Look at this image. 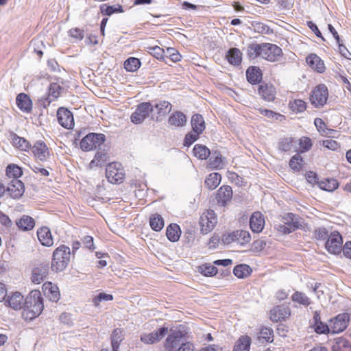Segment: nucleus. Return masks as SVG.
Here are the masks:
<instances>
[{
    "mask_svg": "<svg viewBox=\"0 0 351 351\" xmlns=\"http://www.w3.org/2000/svg\"><path fill=\"white\" fill-rule=\"evenodd\" d=\"M44 309L43 298L39 291H32L23 303L22 317L26 321H32L39 316Z\"/></svg>",
    "mask_w": 351,
    "mask_h": 351,
    "instance_id": "f257e3e1",
    "label": "nucleus"
},
{
    "mask_svg": "<svg viewBox=\"0 0 351 351\" xmlns=\"http://www.w3.org/2000/svg\"><path fill=\"white\" fill-rule=\"evenodd\" d=\"M217 219L210 221L207 217L201 216L199 219L200 231L203 234H206L213 230L217 223Z\"/></svg>",
    "mask_w": 351,
    "mask_h": 351,
    "instance_id": "79ce46f5",
    "label": "nucleus"
},
{
    "mask_svg": "<svg viewBox=\"0 0 351 351\" xmlns=\"http://www.w3.org/2000/svg\"><path fill=\"white\" fill-rule=\"evenodd\" d=\"M44 295L51 302H57L60 298L59 289L51 282H45L43 285Z\"/></svg>",
    "mask_w": 351,
    "mask_h": 351,
    "instance_id": "6ab92c4d",
    "label": "nucleus"
},
{
    "mask_svg": "<svg viewBox=\"0 0 351 351\" xmlns=\"http://www.w3.org/2000/svg\"><path fill=\"white\" fill-rule=\"evenodd\" d=\"M198 271L204 276L211 277L218 274V269L210 263H204L197 268Z\"/></svg>",
    "mask_w": 351,
    "mask_h": 351,
    "instance_id": "de8ad7c7",
    "label": "nucleus"
},
{
    "mask_svg": "<svg viewBox=\"0 0 351 351\" xmlns=\"http://www.w3.org/2000/svg\"><path fill=\"white\" fill-rule=\"evenodd\" d=\"M200 134H201L193 132V130L188 132L184 136L183 145L186 147H190L199 138Z\"/></svg>",
    "mask_w": 351,
    "mask_h": 351,
    "instance_id": "bf43d9fd",
    "label": "nucleus"
},
{
    "mask_svg": "<svg viewBox=\"0 0 351 351\" xmlns=\"http://www.w3.org/2000/svg\"><path fill=\"white\" fill-rule=\"evenodd\" d=\"M207 167L210 169H221L224 165V157H222L221 152L218 150L210 151Z\"/></svg>",
    "mask_w": 351,
    "mask_h": 351,
    "instance_id": "412c9836",
    "label": "nucleus"
},
{
    "mask_svg": "<svg viewBox=\"0 0 351 351\" xmlns=\"http://www.w3.org/2000/svg\"><path fill=\"white\" fill-rule=\"evenodd\" d=\"M23 175L22 169L17 165L9 164L6 167V176L9 178L18 180Z\"/></svg>",
    "mask_w": 351,
    "mask_h": 351,
    "instance_id": "3c124183",
    "label": "nucleus"
},
{
    "mask_svg": "<svg viewBox=\"0 0 351 351\" xmlns=\"http://www.w3.org/2000/svg\"><path fill=\"white\" fill-rule=\"evenodd\" d=\"M49 263H39L32 269V281L34 284L41 283L47 276Z\"/></svg>",
    "mask_w": 351,
    "mask_h": 351,
    "instance_id": "f8f14e48",
    "label": "nucleus"
},
{
    "mask_svg": "<svg viewBox=\"0 0 351 351\" xmlns=\"http://www.w3.org/2000/svg\"><path fill=\"white\" fill-rule=\"evenodd\" d=\"M295 142L294 138L291 137H284L280 139L278 142V149L281 152L290 151Z\"/></svg>",
    "mask_w": 351,
    "mask_h": 351,
    "instance_id": "864d4df0",
    "label": "nucleus"
},
{
    "mask_svg": "<svg viewBox=\"0 0 351 351\" xmlns=\"http://www.w3.org/2000/svg\"><path fill=\"white\" fill-rule=\"evenodd\" d=\"M167 55H165V59H169L173 62H179L181 60V55L174 48L169 47L167 49Z\"/></svg>",
    "mask_w": 351,
    "mask_h": 351,
    "instance_id": "052dcab7",
    "label": "nucleus"
},
{
    "mask_svg": "<svg viewBox=\"0 0 351 351\" xmlns=\"http://www.w3.org/2000/svg\"><path fill=\"white\" fill-rule=\"evenodd\" d=\"M350 320V315L347 313L337 315L330 319V329L332 334H337L343 332L348 326Z\"/></svg>",
    "mask_w": 351,
    "mask_h": 351,
    "instance_id": "9d476101",
    "label": "nucleus"
},
{
    "mask_svg": "<svg viewBox=\"0 0 351 351\" xmlns=\"http://www.w3.org/2000/svg\"><path fill=\"white\" fill-rule=\"evenodd\" d=\"M100 12L105 16H111L114 13H123L124 10L123 6L120 4H115L112 5L103 3L99 6Z\"/></svg>",
    "mask_w": 351,
    "mask_h": 351,
    "instance_id": "c9c22d12",
    "label": "nucleus"
},
{
    "mask_svg": "<svg viewBox=\"0 0 351 351\" xmlns=\"http://www.w3.org/2000/svg\"><path fill=\"white\" fill-rule=\"evenodd\" d=\"M264 226V215L261 212H254L250 219V227L252 231L254 232L259 233L263 230Z\"/></svg>",
    "mask_w": 351,
    "mask_h": 351,
    "instance_id": "4be33fe9",
    "label": "nucleus"
},
{
    "mask_svg": "<svg viewBox=\"0 0 351 351\" xmlns=\"http://www.w3.org/2000/svg\"><path fill=\"white\" fill-rule=\"evenodd\" d=\"M252 26L254 28L255 32L262 34H273V29H271L267 25L261 23L254 21L252 23Z\"/></svg>",
    "mask_w": 351,
    "mask_h": 351,
    "instance_id": "5fc2aeb1",
    "label": "nucleus"
},
{
    "mask_svg": "<svg viewBox=\"0 0 351 351\" xmlns=\"http://www.w3.org/2000/svg\"><path fill=\"white\" fill-rule=\"evenodd\" d=\"M258 339L261 343L272 342L274 340L273 330L267 326H262L258 334Z\"/></svg>",
    "mask_w": 351,
    "mask_h": 351,
    "instance_id": "a19ab883",
    "label": "nucleus"
},
{
    "mask_svg": "<svg viewBox=\"0 0 351 351\" xmlns=\"http://www.w3.org/2000/svg\"><path fill=\"white\" fill-rule=\"evenodd\" d=\"M252 272V268L246 264H239L233 269V274L239 278H245L250 276Z\"/></svg>",
    "mask_w": 351,
    "mask_h": 351,
    "instance_id": "37998d69",
    "label": "nucleus"
},
{
    "mask_svg": "<svg viewBox=\"0 0 351 351\" xmlns=\"http://www.w3.org/2000/svg\"><path fill=\"white\" fill-rule=\"evenodd\" d=\"M187 334V327L184 325L180 324L175 328H171L165 340V350L174 351L175 349L182 345V342L186 341Z\"/></svg>",
    "mask_w": 351,
    "mask_h": 351,
    "instance_id": "7ed1b4c3",
    "label": "nucleus"
},
{
    "mask_svg": "<svg viewBox=\"0 0 351 351\" xmlns=\"http://www.w3.org/2000/svg\"><path fill=\"white\" fill-rule=\"evenodd\" d=\"M24 303L23 295L19 291H16L12 293L11 296L8 297V300H5V304L12 308L13 309H23Z\"/></svg>",
    "mask_w": 351,
    "mask_h": 351,
    "instance_id": "bb28decb",
    "label": "nucleus"
},
{
    "mask_svg": "<svg viewBox=\"0 0 351 351\" xmlns=\"http://www.w3.org/2000/svg\"><path fill=\"white\" fill-rule=\"evenodd\" d=\"M299 145L302 149V152H308L312 147L313 143L310 138L303 136L300 139Z\"/></svg>",
    "mask_w": 351,
    "mask_h": 351,
    "instance_id": "774afa93",
    "label": "nucleus"
},
{
    "mask_svg": "<svg viewBox=\"0 0 351 351\" xmlns=\"http://www.w3.org/2000/svg\"><path fill=\"white\" fill-rule=\"evenodd\" d=\"M113 298H114L112 294L101 292L93 299V302L95 306H99L101 302L111 301L113 300Z\"/></svg>",
    "mask_w": 351,
    "mask_h": 351,
    "instance_id": "338daca9",
    "label": "nucleus"
},
{
    "mask_svg": "<svg viewBox=\"0 0 351 351\" xmlns=\"http://www.w3.org/2000/svg\"><path fill=\"white\" fill-rule=\"evenodd\" d=\"M263 43L258 44L256 42L249 44L247 47V55L250 59H255L257 57H262Z\"/></svg>",
    "mask_w": 351,
    "mask_h": 351,
    "instance_id": "4c0bfd02",
    "label": "nucleus"
},
{
    "mask_svg": "<svg viewBox=\"0 0 351 351\" xmlns=\"http://www.w3.org/2000/svg\"><path fill=\"white\" fill-rule=\"evenodd\" d=\"M291 314L290 309L285 305H278L270 311V319L272 322H280Z\"/></svg>",
    "mask_w": 351,
    "mask_h": 351,
    "instance_id": "aec40b11",
    "label": "nucleus"
},
{
    "mask_svg": "<svg viewBox=\"0 0 351 351\" xmlns=\"http://www.w3.org/2000/svg\"><path fill=\"white\" fill-rule=\"evenodd\" d=\"M101 150V149H98L97 151L94 158L90 161L89 164L90 168L101 167L104 165L105 162L107 161L108 156L105 148H104L102 151Z\"/></svg>",
    "mask_w": 351,
    "mask_h": 351,
    "instance_id": "f704fd0d",
    "label": "nucleus"
},
{
    "mask_svg": "<svg viewBox=\"0 0 351 351\" xmlns=\"http://www.w3.org/2000/svg\"><path fill=\"white\" fill-rule=\"evenodd\" d=\"M70 258V248L65 245H60L53 252L51 270L56 273L63 271L68 266Z\"/></svg>",
    "mask_w": 351,
    "mask_h": 351,
    "instance_id": "f03ea898",
    "label": "nucleus"
},
{
    "mask_svg": "<svg viewBox=\"0 0 351 351\" xmlns=\"http://www.w3.org/2000/svg\"><path fill=\"white\" fill-rule=\"evenodd\" d=\"M263 71L257 66H250L245 71L247 82L252 85H260L263 81Z\"/></svg>",
    "mask_w": 351,
    "mask_h": 351,
    "instance_id": "4468645a",
    "label": "nucleus"
},
{
    "mask_svg": "<svg viewBox=\"0 0 351 351\" xmlns=\"http://www.w3.org/2000/svg\"><path fill=\"white\" fill-rule=\"evenodd\" d=\"M210 151L206 145L202 144H196L193 149L194 156L199 160L208 159Z\"/></svg>",
    "mask_w": 351,
    "mask_h": 351,
    "instance_id": "a18cd8bd",
    "label": "nucleus"
},
{
    "mask_svg": "<svg viewBox=\"0 0 351 351\" xmlns=\"http://www.w3.org/2000/svg\"><path fill=\"white\" fill-rule=\"evenodd\" d=\"M332 351H351L350 341L344 337L335 339V343L332 346Z\"/></svg>",
    "mask_w": 351,
    "mask_h": 351,
    "instance_id": "58836bf2",
    "label": "nucleus"
},
{
    "mask_svg": "<svg viewBox=\"0 0 351 351\" xmlns=\"http://www.w3.org/2000/svg\"><path fill=\"white\" fill-rule=\"evenodd\" d=\"M150 53L156 59L159 60H163L165 63L167 64V62L165 60V51L162 48H160L158 46H154L149 48Z\"/></svg>",
    "mask_w": 351,
    "mask_h": 351,
    "instance_id": "e2e57ef3",
    "label": "nucleus"
},
{
    "mask_svg": "<svg viewBox=\"0 0 351 351\" xmlns=\"http://www.w3.org/2000/svg\"><path fill=\"white\" fill-rule=\"evenodd\" d=\"M154 111L150 116V119L160 121L163 117L169 114L171 110V104L167 101H159L154 104Z\"/></svg>",
    "mask_w": 351,
    "mask_h": 351,
    "instance_id": "1a4fd4ad",
    "label": "nucleus"
},
{
    "mask_svg": "<svg viewBox=\"0 0 351 351\" xmlns=\"http://www.w3.org/2000/svg\"><path fill=\"white\" fill-rule=\"evenodd\" d=\"M16 103L18 108L23 112H31L32 110V101L26 93H19L16 98Z\"/></svg>",
    "mask_w": 351,
    "mask_h": 351,
    "instance_id": "393cba45",
    "label": "nucleus"
},
{
    "mask_svg": "<svg viewBox=\"0 0 351 351\" xmlns=\"http://www.w3.org/2000/svg\"><path fill=\"white\" fill-rule=\"evenodd\" d=\"M30 149L34 156L41 162L46 161L50 156L49 148L43 141H37Z\"/></svg>",
    "mask_w": 351,
    "mask_h": 351,
    "instance_id": "2eb2a0df",
    "label": "nucleus"
},
{
    "mask_svg": "<svg viewBox=\"0 0 351 351\" xmlns=\"http://www.w3.org/2000/svg\"><path fill=\"white\" fill-rule=\"evenodd\" d=\"M37 236L40 243L44 246L50 247L53 244V240L50 229L47 226L39 228Z\"/></svg>",
    "mask_w": 351,
    "mask_h": 351,
    "instance_id": "a878e982",
    "label": "nucleus"
},
{
    "mask_svg": "<svg viewBox=\"0 0 351 351\" xmlns=\"http://www.w3.org/2000/svg\"><path fill=\"white\" fill-rule=\"evenodd\" d=\"M290 109L296 113L304 112L306 108V103L302 99H295L289 101Z\"/></svg>",
    "mask_w": 351,
    "mask_h": 351,
    "instance_id": "6e6d98bb",
    "label": "nucleus"
},
{
    "mask_svg": "<svg viewBox=\"0 0 351 351\" xmlns=\"http://www.w3.org/2000/svg\"><path fill=\"white\" fill-rule=\"evenodd\" d=\"M228 62L234 66H238L242 62V53L239 49L237 47L230 48L226 56Z\"/></svg>",
    "mask_w": 351,
    "mask_h": 351,
    "instance_id": "cd10ccee",
    "label": "nucleus"
},
{
    "mask_svg": "<svg viewBox=\"0 0 351 351\" xmlns=\"http://www.w3.org/2000/svg\"><path fill=\"white\" fill-rule=\"evenodd\" d=\"M6 191L9 193L11 197L14 199H19L24 193L25 185L22 181L13 179L8 184Z\"/></svg>",
    "mask_w": 351,
    "mask_h": 351,
    "instance_id": "f3484780",
    "label": "nucleus"
},
{
    "mask_svg": "<svg viewBox=\"0 0 351 351\" xmlns=\"http://www.w3.org/2000/svg\"><path fill=\"white\" fill-rule=\"evenodd\" d=\"M238 231L237 234V241L241 245H244L248 243L251 240V235L248 231L243 230H237Z\"/></svg>",
    "mask_w": 351,
    "mask_h": 351,
    "instance_id": "4d7b16f0",
    "label": "nucleus"
},
{
    "mask_svg": "<svg viewBox=\"0 0 351 351\" xmlns=\"http://www.w3.org/2000/svg\"><path fill=\"white\" fill-rule=\"evenodd\" d=\"M106 135L102 133L90 132L87 134L80 142V147L84 152L95 149H101V146L106 147Z\"/></svg>",
    "mask_w": 351,
    "mask_h": 351,
    "instance_id": "20e7f679",
    "label": "nucleus"
},
{
    "mask_svg": "<svg viewBox=\"0 0 351 351\" xmlns=\"http://www.w3.org/2000/svg\"><path fill=\"white\" fill-rule=\"evenodd\" d=\"M258 93L265 101H274L276 99V88L272 84L265 81L258 85Z\"/></svg>",
    "mask_w": 351,
    "mask_h": 351,
    "instance_id": "ddd939ff",
    "label": "nucleus"
},
{
    "mask_svg": "<svg viewBox=\"0 0 351 351\" xmlns=\"http://www.w3.org/2000/svg\"><path fill=\"white\" fill-rule=\"evenodd\" d=\"M339 186V182L337 179L327 178L319 182V187L324 191L332 192Z\"/></svg>",
    "mask_w": 351,
    "mask_h": 351,
    "instance_id": "49530a36",
    "label": "nucleus"
},
{
    "mask_svg": "<svg viewBox=\"0 0 351 351\" xmlns=\"http://www.w3.org/2000/svg\"><path fill=\"white\" fill-rule=\"evenodd\" d=\"M262 58L269 61L276 62L282 56L283 53L282 49L278 45L272 43H263Z\"/></svg>",
    "mask_w": 351,
    "mask_h": 351,
    "instance_id": "0eeeda50",
    "label": "nucleus"
},
{
    "mask_svg": "<svg viewBox=\"0 0 351 351\" xmlns=\"http://www.w3.org/2000/svg\"><path fill=\"white\" fill-rule=\"evenodd\" d=\"M252 339L247 335L241 336L237 341L233 351H250Z\"/></svg>",
    "mask_w": 351,
    "mask_h": 351,
    "instance_id": "e433bc0d",
    "label": "nucleus"
},
{
    "mask_svg": "<svg viewBox=\"0 0 351 351\" xmlns=\"http://www.w3.org/2000/svg\"><path fill=\"white\" fill-rule=\"evenodd\" d=\"M304 164V159L299 154H296L293 156L289 160V167L295 171H301L303 168Z\"/></svg>",
    "mask_w": 351,
    "mask_h": 351,
    "instance_id": "603ef678",
    "label": "nucleus"
},
{
    "mask_svg": "<svg viewBox=\"0 0 351 351\" xmlns=\"http://www.w3.org/2000/svg\"><path fill=\"white\" fill-rule=\"evenodd\" d=\"M192 130L202 134L206 128L204 117L200 114H194L191 120Z\"/></svg>",
    "mask_w": 351,
    "mask_h": 351,
    "instance_id": "7c9ffc66",
    "label": "nucleus"
},
{
    "mask_svg": "<svg viewBox=\"0 0 351 351\" xmlns=\"http://www.w3.org/2000/svg\"><path fill=\"white\" fill-rule=\"evenodd\" d=\"M57 119L60 125L66 129H72L74 126L73 114L66 108L60 107L58 109Z\"/></svg>",
    "mask_w": 351,
    "mask_h": 351,
    "instance_id": "9b49d317",
    "label": "nucleus"
},
{
    "mask_svg": "<svg viewBox=\"0 0 351 351\" xmlns=\"http://www.w3.org/2000/svg\"><path fill=\"white\" fill-rule=\"evenodd\" d=\"M120 165H121L120 163L112 162V163L108 164V165L107 166L106 169V175L107 180L109 182H110V183L112 182V180L114 179L113 174L116 173V171H118V169H119V167Z\"/></svg>",
    "mask_w": 351,
    "mask_h": 351,
    "instance_id": "13d9d810",
    "label": "nucleus"
},
{
    "mask_svg": "<svg viewBox=\"0 0 351 351\" xmlns=\"http://www.w3.org/2000/svg\"><path fill=\"white\" fill-rule=\"evenodd\" d=\"M60 79H57V82H52L48 88V96L43 99V106L47 108L51 101L56 99L59 96L60 91L64 89L60 85L58 84Z\"/></svg>",
    "mask_w": 351,
    "mask_h": 351,
    "instance_id": "dca6fc26",
    "label": "nucleus"
},
{
    "mask_svg": "<svg viewBox=\"0 0 351 351\" xmlns=\"http://www.w3.org/2000/svg\"><path fill=\"white\" fill-rule=\"evenodd\" d=\"M232 198V189L230 186L223 185L217 192L216 199L219 205L226 206Z\"/></svg>",
    "mask_w": 351,
    "mask_h": 351,
    "instance_id": "a211bd4d",
    "label": "nucleus"
},
{
    "mask_svg": "<svg viewBox=\"0 0 351 351\" xmlns=\"http://www.w3.org/2000/svg\"><path fill=\"white\" fill-rule=\"evenodd\" d=\"M141 66L140 59L135 57H130L124 62V68L127 71L135 72Z\"/></svg>",
    "mask_w": 351,
    "mask_h": 351,
    "instance_id": "09e8293b",
    "label": "nucleus"
},
{
    "mask_svg": "<svg viewBox=\"0 0 351 351\" xmlns=\"http://www.w3.org/2000/svg\"><path fill=\"white\" fill-rule=\"evenodd\" d=\"M180 227L177 223H171L167 227L166 236L171 242H176L181 235Z\"/></svg>",
    "mask_w": 351,
    "mask_h": 351,
    "instance_id": "473e14b6",
    "label": "nucleus"
},
{
    "mask_svg": "<svg viewBox=\"0 0 351 351\" xmlns=\"http://www.w3.org/2000/svg\"><path fill=\"white\" fill-rule=\"evenodd\" d=\"M328 90L325 84H319L313 90L310 100L315 108L323 107L328 99Z\"/></svg>",
    "mask_w": 351,
    "mask_h": 351,
    "instance_id": "423d86ee",
    "label": "nucleus"
},
{
    "mask_svg": "<svg viewBox=\"0 0 351 351\" xmlns=\"http://www.w3.org/2000/svg\"><path fill=\"white\" fill-rule=\"evenodd\" d=\"M112 349L117 350L119 349L121 343L124 339L123 330L122 328H114L110 335Z\"/></svg>",
    "mask_w": 351,
    "mask_h": 351,
    "instance_id": "72a5a7b5",
    "label": "nucleus"
},
{
    "mask_svg": "<svg viewBox=\"0 0 351 351\" xmlns=\"http://www.w3.org/2000/svg\"><path fill=\"white\" fill-rule=\"evenodd\" d=\"M168 122L171 125L182 127L186 125V117L182 112L176 111L169 116Z\"/></svg>",
    "mask_w": 351,
    "mask_h": 351,
    "instance_id": "2f4dec72",
    "label": "nucleus"
},
{
    "mask_svg": "<svg viewBox=\"0 0 351 351\" xmlns=\"http://www.w3.org/2000/svg\"><path fill=\"white\" fill-rule=\"evenodd\" d=\"M266 245L265 241L257 239L252 243L250 251L254 253L261 252L265 248Z\"/></svg>",
    "mask_w": 351,
    "mask_h": 351,
    "instance_id": "69168bd1",
    "label": "nucleus"
},
{
    "mask_svg": "<svg viewBox=\"0 0 351 351\" xmlns=\"http://www.w3.org/2000/svg\"><path fill=\"white\" fill-rule=\"evenodd\" d=\"M315 333L319 335H328L331 332L330 326H329L325 322H320L315 326L312 327Z\"/></svg>",
    "mask_w": 351,
    "mask_h": 351,
    "instance_id": "680f3d73",
    "label": "nucleus"
},
{
    "mask_svg": "<svg viewBox=\"0 0 351 351\" xmlns=\"http://www.w3.org/2000/svg\"><path fill=\"white\" fill-rule=\"evenodd\" d=\"M343 238L337 231L332 232L325 243V248L332 254H338L341 252Z\"/></svg>",
    "mask_w": 351,
    "mask_h": 351,
    "instance_id": "6e6552de",
    "label": "nucleus"
},
{
    "mask_svg": "<svg viewBox=\"0 0 351 351\" xmlns=\"http://www.w3.org/2000/svg\"><path fill=\"white\" fill-rule=\"evenodd\" d=\"M291 300L294 302H297L304 306H308L311 304L310 298L303 292L296 291L291 296Z\"/></svg>",
    "mask_w": 351,
    "mask_h": 351,
    "instance_id": "8fccbe9b",
    "label": "nucleus"
},
{
    "mask_svg": "<svg viewBox=\"0 0 351 351\" xmlns=\"http://www.w3.org/2000/svg\"><path fill=\"white\" fill-rule=\"evenodd\" d=\"M306 62L309 66L317 73H322L325 71L324 61L315 53H311L306 58Z\"/></svg>",
    "mask_w": 351,
    "mask_h": 351,
    "instance_id": "b1692460",
    "label": "nucleus"
},
{
    "mask_svg": "<svg viewBox=\"0 0 351 351\" xmlns=\"http://www.w3.org/2000/svg\"><path fill=\"white\" fill-rule=\"evenodd\" d=\"M18 228L23 232L32 230L35 226V220L32 217L23 215L16 221Z\"/></svg>",
    "mask_w": 351,
    "mask_h": 351,
    "instance_id": "c85d7f7f",
    "label": "nucleus"
},
{
    "mask_svg": "<svg viewBox=\"0 0 351 351\" xmlns=\"http://www.w3.org/2000/svg\"><path fill=\"white\" fill-rule=\"evenodd\" d=\"M154 111V106L151 102H143L137 106L135 111L130 117L131 121L134 124L142 123L147 117H149Z\"/></svg>",
    "mask_w": 351,
    "mask_h": 351,
    "instance_id": "39448f33",
    "label": "nucleus"
},
{
    "mask_svg": "<svg viewBox=\"0 0 351 351\" xmlns=\"http://www.w3.org/2000/svg\"><path fill=\"white\" fill-rule=\"evenodd\" d=\"M221 180V175L219 173L214 172L210 173L205 179L204 184L210 190L216 189L220 184Z\"/></svg>",
    "mask_w": 351,
    "mask_h": 351,
    "instance_id": "ea45409f",
    "label": "nucleus"
},
{
    "mask_svg": "<svg viewBox=\"0 0 351 351\" xmlns=\"http://www.w3.org/2000/svg\"><path fill=\"white\" fill-rule=\"evenodd\" d=\"M302 219L299 215L292 213H288L282 217L283 223L289 226L293 231L302 228Z\"/></svg>",
    "mask_w": 351,
    "mask_h": 351,
    "instance_id": "5701e85b",
    "label": "nucleus"
},
{
    "mask_svg": "<svg viewBox=\"0 0 351 351\" xmlns=\"http://www.w3.org/2000/svg\"><path fill=\"white\" fill-rule=\"evenodd\" d=\"M12 145L21 151H27L31 148L30 143L25 138L19 136L16 134L12 132L10 133Z\"/></svg>",
    "mask_w": 351,
    "mask_h": 351,
    "instance_id": "c756f323",
    "label": "nucleus"
},
{
    "mask_svg": "<svg viewBox=\"0 0 351 351\" xmlns=\"http://www.w3.org/2000/svg\"><path fill=\"white\" fill-rule=\"evenodd\" d=\"M149 226L153 230L159 232L165 226L164 219L158 213L152 214L149 217Z\"/></svg>",
    "mask_w": 351,
    "mask_h": 351,
    "instance_id": "c03bdc74",
    "label": "nucleus"
},
{
    "mask_svg": "<svg viewBox=\"0 0 351 351\" xmlns=\"http://www.w3.org/2000/svg\"><path fill=\"white\" fill-rule=\"evenodd\" d=\"M314 238L316 240L324 241L327 240L330 234H328V232L324 227H319L315 230L313 232Z\"/></svg>",
    "mask_w": 351,
    "mask_h": 351,
    "instance_id": "0e129e2a",
    "label": "nucleus"
}]
</instances>
